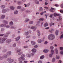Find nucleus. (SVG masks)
I'll list each match as a JSON object with an SVG mask.
<instances>
[{
  "mask_svg": "<svg viewBox=\"0 0 63 63\" xmlns=\"http://www.w3.org/2000/svg\"><path fill=\"white\" fill-rule=\"evenodd\" d=\"M48 38L49 40H53L54 39V35L53 34H50L48 36Z\"/></svg>",
  "mask_w": 63,
  "mask_h": 63,
  "instance_id": "nucleus-1",
  "label": "nucleus"
},
{
  "mask_svg": "<svg viewBox=\"0 0 63 63\" xmlns=\"http://www.w3.org/2000/svg\"><path fill=\"white\" fill-rule=\"evenodd\" d=\"M7 40V38H5L4 37H3L2 39V38H1L0 37V44H2V43H3L5 42V41L6 40Z\"/></svg>",
  "mask_w": 63,
  "mask_h": 63,
  "instance_id": "nucleus-2",
  "label": "nucleus"
},
{
  "mask_svg": "<svg viewBox=\"0 0 63 63\" xmlns=\"http://www.w3.org/2000/svg\"><path fill=\"white\" fill-rule=\"evenodd\" d=\"M30 29H33V31H35L37 29V27L34 26H32L30 27Z\"/></svg>",
  "mask_w": 63,
  "mask_h": 63,
  "instance_id": "nucleus-3",
  "label": "nucleus"
},
{
  "mask_svg": "<svg viewBox=\"0 0 63 63\" xmlns=\"http://www.w3.org/2000/svg\"><path fill=\"white\" fill-rule=\"evenodd\" d=\"M7 60L8 61L9 60V63H12L14 61V59H11V58H10L7 59Z\"/></svg>",
  "mask_w": 63,
  "mask_h": 63,
  "instance_id": "nucleus-4",
  "label": "nucleus"
},
{
  "mask_svg": "<svg viewBox=\"0 0 63 63\" xmlns=\"http://www.w3.org/2000/svg\"><path fill=\"white\" fill-rule=\"evenodd\" d=\"M32 51L33 52L35 53L37 51V49L35 48H33L32 49Z\"/></svg>",
  "mask_w": 63,
  "mask_h": 63,
  "instance_id": "nucleus-5",
  "label": "nucleus"
},
{
  "mask_svg": "<svg viewBox=\"0 0 63 63\" xmlns=\"http://www.w3.org/2000/svg\"><path fill=\"white\" fill-rule=\"evenodd\" d=\"M4 35L5 37H7L8 36V35H6V34H0V36H2Z\"/></svg>",
  "mask_w": 63,
  "mask_h": 63,
  "instance_id": "nucleus-6",
  "label": "nucleus"
},
{
  "mask_svg": "<svg viewBox=\"0 0 63 63\" xmlns=\"http://www.w3.org/2000/svg\"><path fill=\"white\" fill-rule=\"evenodd\" d=\"M10 10H15V7L13 6H10Z\"/></svg>",
  "mask_w": 63,
  "mask_h": 63,
  "instance_id": "nucleus-7",
  "label": "nucleus"
},
{
  "mask_svg": "<svg viewBox=\"0 0 63 63\" xmlns=\"http://www.w3.org/2000/svg\"><path fill=\"white\" fill-rule=\"evenodd\" d=\"M25 59L23 57H20L18 58V60L19 61H21V60H24Z\"/></svg>",
  "mask_w": 63,
  "mask_h": 63,
  "instance_id": "nucleus-8",
  "label": "nucleus"
},
{
  "mask_svg": "<svg viewBox=\"0 0 63 63\" xmlns=\"http://www.w3.org/2000/svg\"><path fill=\"white\" fill-rule=\"evenodd\" d=\"M7 12V10L5 9H3L2 11V13H5Z\"/></svg>",
  "mask_w": 63,
  "mask_h": 63,
  "instance_id": "nucleus-9",
  "label": "nucleus"
},
{
  "mask_svg": "<svg viewBox=\"0 0 63 63\" xmlns=\"http://www.w3.org/2000/svg\"><path fill=\"white\" fill-rule=\"evenodd\" d=\"M3 59L4 58H7V57H8V55L7 54H4L3 56Z\"/></svg>",
  "mask_w": 63,
  "mask_h": 63,
  "instance_id": "nucleus-10",
  "label": "nucleus"
},
{
  "mask_svg": "<svg viewBox=\"0 0 63 63\" xmlns=\"http://www.w3.org/2000/svg\"><path fill=\"white\" fill-rule=\"evenodd\" d=\"M11 53H12V52L11 51H9L7 53V54L8 55H11Z\"/></svg>",
  "mask_w": 63,
  "mask_h": 63,
  "instance_id": "nucleus-11",
  "label": "nucleus"
},
{
  "mask_svg": "<svg viewBox=\"0 0 63 63\" xmlns=\"http://www.w3.org/2000/svg\"><path fill=\"white\" fill-rule=\"evenodd\" d=\"M48 50L47 49H45L43 50V51L45 53H47L48 52Z\"/></svg>",
  "mask_w": 63,
  "mask_h": 63,
  "instance_id": "nucleus-12",
  "label": "nucleus"
},
{
  "mask_svg": "<svg viewBox=\"0 0 63 63\" xmlns=\"http://www.w3.org/2000/svg\"><path fill=\"white\" fill-rule=\"evenodd\" d=\"M54 10V8L51 7V9L49 11H50V12H52V13H53L54 12V11H53V10Z\"/></svg>",
  "mask_w": 63,
  "mask_h": 63,
  "instance_id": "nucleus-13",
  "label": "nucleus"
},
{
  "mask_svg": "<svg viewBox=\"0 0 63 63\" xmlns=\"http://www.w3.org/2000/svg\"><path fill=\"white\" fill-rule=\"evenodd\" d=\"M55 51L56 52V54H58V51L57 48H55Z\"/></svg>",
  "mask_w": 63,
  "mask_h": 63,
  "instance_id": "nucleus-14",
  "label": "nucleus"
},
{
  "mask_svg": "<svg viewBox=\"0 0 63 63\" xmlns=\"http://www.w3.org/2000/svg\"><path fill=\"white\" fill-rule=\"evenodd\" d=\"M6 25L5 24H2L0 25V27H6Z\"/></svg>",
  "mask_w": 63,
  "mask_h": 63,
  "instance_id": "nucleus-15",
  "label": "nucleus"
},
{
  "mask_svg": "<svg viewBox=\"0 0 63 63\" xmlns=\"http://www.w3.org/2000/svg\"><path fill=\"white\" fill-rule=\"evenodd\" d=\"M45 58V56L44 55H42L40 56V59H43Z\"/></svg>",
  "mask_w": 63,
  "mask_h": 63,
  "instance_id": "nucleus-16",
  "label": "nucleus"
},
{
  "mask_svg": "<svg viewBox=\"0 0 63 63\" xmlns=\"http://www.w3.org/2000/svg\"><path fill=\"white\" fill-rule=\"evenodd\" d=\"M11 39H8L6 40V43H9L11 42Z\"/></svg>",
  "mask_w": 63,
  "mask_h": 63,
  "instance_id": "nucleus-17",
  "label": "nucleus"
},
{
  "mask_svg": "<svg viewBox=\"0 0 63 63\" xmlns=\"http://www.w3.org/2000/svg\"><path fill=\"white\" fill-rule=\"evenodd\" d=\"M16 41H18L20 39V36H19L17 38H16Z\"/></svg>",
  "mask_w": 63,
  "mask_h": 63,
  "instance_id": "nucleus-18",
  "label": "nucleus"
},
{
  "mask_svg": "<svg viewBox=\"0 0 63 63\" xmlns=\"http://www.w3.org/2000/svg\"><path fill=\"white\" fill-rule=\"evenodd\" d=\"M29 21V19L28 18H26L25 19V22H28Z\"/></svg>",
  "mask_w": 63,
  "mask_h": 63,
  "instance_id": "nucleus-19",
  "label": "nucleus"
},
{
  "mask_svg": "<svg viewBox=\"0 0 63 63\" xmlns=\"http://www.w3.org/2000/svg\"><path fill=\"white\" fill-rule=\"evenodd\" d=\"M42 40L41 39H38L37 40V42L38 43H39V44H40L42 43Z\"/></svg>",
  "mask_w": 63,
  "mask_h": 63,
  "instance_id": "nucleus-20",
  "label": "nucleus"
},
{
  "mask_svg": "<svg viewBox=\"0 0 63 63\" xmlns=\"http://www.w3.org/2000/svg\"><path fill=\"white\" fill-rule=\"evenodd\" d=\"M3 22H4V23L5 24H8V21H6V20H3L2 21Z\"/></svg>",
  "mask_w": 63,
  "mask_h": 63,
  "instance_id": "nucleus-21",
  "label": "nucleus"
},
{
  "mask_svg": "<svg viewBox=\"0 0 63 63\" xmlns=\"http://www.w3.org/2000/svg\"><path fill=\"white\" fill-rule=\"evenodd\" d=\"M28 34H29V32L27 31L25 32L24 34L26 36H27V35H28Z\"/></svg>",
  "mask_w": 63,
  "mask_h": 63,
  "instance_id": "nucleus-22",
  "label": "nucleus"
},
{
  "mask_svg": "<svg viewBox=\"0 0 63 63\" xmlns=\"http://www.w3.org/2000/svg\"><path fill=\"white\" fill-rule=\"evenodd\" d=\"M27 57H31V55L29 54H27L26 55Z\"/></svg>",
  "mask_w": 63,
  "mask_h": 63,
  "instance_id": "nucleus-23",
  "label": "nucleus"
},
{
  "mask_svg": "<svg viewBox=\"0 0 63 63\" xmlns=\"http://www.w3.org/2000/svg\"><path fill=\"white\" fill-rule=\"evenodd\" d=\"M40 31L39 30L37 31V35L39 36L41 35V33H40Z\"/></svg>",
  "mask_w": 63,
  "mask_h": 63,
  "instance_id": "nucleus-24",
  "label": "nucleus"
},
{
  "mask_svg": "<svg viewBox=\"0 0 63 63\" xmlns=\"http://www.w3.org/2000/svg\"><path fill=\"white\" fill-rule=\"evenodd\" d=\"M33 23H34V21H30L29 22V24H33Z\"/></svg>",
  "mask_w": 63,
  "mask_h": 63,
  "instance_id": "nucleus-25",
  "label": "nucleus"
},
{
  "mask_svg": "<svg viewBox=\"0 0 63 63\" xmlns=\"http://www.w3.org/2000/svg\"><path fill=\"white\" fill-rule=\"evenodd\" d=\"M5 17V16L4 15H3L1 16V19H4V18Z\"/></svg>",
  "mask_w": 63,
  "mask_h": 63,
  "instance_id": "nucleus-26",
  "label": "nucleus"
},
{
  "mask_svg": "<svg viewBox=\"0 0 63 63\" xmlns=\"http://www.w3.org/2000/svg\"><path fill=\"white\" fill-rule=\"evenodd\" d=\"M31 44L32 45H35L36 44V42H35L33 41H31Z\"/></svg>",
  "mask_w": 63,
  "mask_h": 63,
  "instance_id": "nucleus-27",
  "label": "nucleus"
},
{
  "mask_svg": "<svg viewBox=\"0 0 63 63\" xmlns=\"http://www.w3.org/2000/svg\"><path fill=\"white\" fill-rule=\"evenodd\" d=\"M13 24L14 23H13V21H11L10 22L9 24L10 25H11V26L13 25Z\"/></svg>",
  "mask_w": 63,
  "mask_h": 63,
  "instance_id": "nucleus-28",
  "label": "nucleus"
},
{
  "mask_svg": "<svg viewBox=\"0 0 63 63\" xmlns=\"http://www.w3.org/2000/svg\"><path fill=\"white\" fill-rule=\"evenodd\" d=\"M35 4H39V2L37 0H35Z\"/></svg>",
  "mask_w": 63,
  "mask_h": 63,
  "instance_id": "nucleus-29",
  "label": "nucleus"
},
{
  "mask_svg": "<svg viewBox=\"0 0 63 63\" xmlns=\"http://www.w3.org/2000/svg\"><path fill=\"white\" fill-rule=\"evenodd\" d=\"M55 34L56 35H58V30H56L55 32Z\"/></svg>",
  "mask_w": 63,
  "mask_h": 63,
  "instance_id": "nucleus-30",
  "label": "nucleus"
},
{
  "mask_svg": "<svg viewBox=\"0 0 63 63\" xmlns=\"http://www.w3.org/2000/svg\"><path fill=\"white\" fill-rule=\"evenodd\" d=\"M18 13V11H17V10L15 11L14 12V14L15 15H16V14H17Z\"/></svg>",
  "mask_w": 63,
  "mask_h": 63,
  "instance_id": "nucleus-31",
  "label": "nucleus"
},
{
  "mask_svg": "<svg viewBox=\"0 0 63 63\" xmlns=\"http://www.w3.org/2000/svg\"><path fill=\"white\" fill-rule=\"evenodd\" d=\"M47 26H48V24L47 23H46L44 24V26L45 27H46Z\"/></svg>",
  "mask_w": 63,
  "mask_h": 63,
  "instance_id": "nucleus-32",
  "label": "nucleus"
},
{
  "mask_svg": "<svg viewBox=\"0 0 63 63\" xmlns=\"http://www.w3.org/2000/svg\"><path fill=\"white\" fill-rule=\"evenodd\" d=\"M3 59H4V58L3 56H0V60H3Z\"/></svg>",
  "mask_w": 63,
  "mask_h": 63,
  "instance_id": "nucleus-33",
  "label": "nucleus"
},
{
  "mask_svg": "<svg viewBox=\"0 0 63 63\" xmlns=\"http://www.w3.org/2000/svg\"><path fill=\"white\" fill-rule=\"evenodd\" d=\"M53 53H54V50H51V54L53 55Z\"/></svg>",
  "mask_w": 63,
  "mask_h": 63,
  "instance_id": "nucleus-34",
  "label": "nucleus"
},
{
  "mask_svg": "<svg viewBox=\"0 0 63 63\" xmlns=\"http://www.w3.org/2000/svg\"><path fill=\"white\" fill-rule=\"evenodd\" d=\"M55 58H53L52 59V61L53 62H55Z\"/></svg>",
  "mask_w": 63,
  "mask_h": 63,
  "instance_id": "nucleus-35",
  "label": "nucleus"
},
{
  "mask_svg": "<svg viewBox=\"0 0 63 63\" xmlns=\"http://www.w3.org/2000/svg\"><path fill=\"white\" fill-rule=\"evenodd\" d=\"M56 59H59V56L58 55H56Z\"/></svg>",
  "mask_w": 63,
  "mask_h": 63,
  "instance_id": "nucleus-36",
  "label": "nucleus"
},
{
  "mask_svg": "<svg viewBox=\"0 0 63 63\" xmlns=\"http://www.w3.org/2000/svg\"><path fill=\"white\" fill-rule=\"evenodd\" d=\"M50 49H51L52 50V49H53L54 48V47L53 46H51L50 47Z\"/></svg>",
  "mask_w": 63,
  "mask_h": 63,
  "instance_id": "nucleus-37",
  "label": "nucleus"
},
{
  "mask_svg": "<svg viewBox=\"0 0 63 63\" xmlns=\"http://www.w3.org/2000/svg\"><path fill=\"white\" fill-rule=\"evenodd\" d=\"M13 47H16V44L14 43V44H13Z\"/></svg>",
  "mask_w": 63,
  "mask_h": 63,
  "instance_id": "nucleus-38",
  "label": "nucleus"
},
{
  "mask_svg": "<svg viewBox=\"0 0 63 63\" xmlns=\"http://www.w3.org/2000/svg\"><path fill=\"white\" fill-rule=\"evenodd\" d=\"M23 53V52H19L18 53V55H21V54H22Z\"/></svg>",
  "mask_w": 63,
  "mask_h": 63,
  "instance_id": "nucleus-39",
  "label": "nucleus"
},
{
  "mask_svg": "<svg viewBox=\"0 0 63 63\" xmlns=\"http://www.w3.org/2000/svg\"><path fill=\"white\" fill-rule=\"evenodd\" d=\"M31 55L32 56H34V55H35V53H34V52H32L31 53Z\"/></svg>",
  "mask_w": 63,
  "mask_h": 63,
  "instance_id": "nucleus-40",
  "label": "nucleus"
},
{
  "mask_svg": "<svg viewBox=\"0 0 63 63\" xmlns=\"http://www.w3.org/2000/svg\"><path fill=\"white\" fill-rule=\"evenodd\" d=\"M21 7L20 6H18L17 7V8L18 9H20Z\"/></svg>",
  "mask_w": 63,
  "mask_h": 63,
  "instance_id": "nucleus-41",
  "label": "nucleus"
},
{
  "mask_svg": "<svg viewBox=\"0 0 63 63\" xmlns=\"http://www.w3.org/2000/svg\"><path fill=\"white\" fill-rule=\"evenodd\" d=\"M1 8H5V6L4 5H2L1 6Z\"/></svg>",
  "mask_w": 63,
  "mask_h": 63,
  "instance_id": "nucleus-42",
  "label": "nucleus"
},
{
  "mask_svg": "<svg viewBox=\"0 0 63 63\" xmlns=\"http://www.w3.org/2000/svg\"><path fill=\"white\" fill-rule=\"evenodd\" d=\"M20 51H21V49H18L16 51V52H20Z\"/></svg>",
  "mask_w": 63,
  "mask_h": 63,
  "instance_id": "nucleus-43",
  "label": "nucleus"
},
{
  "mask_svg": "<svg viewBox=\"0 0 63 63\" xmlns=\"http://www.w3.org/2000/svg\"><path fill=\"white\" fill-rule=\"evenodd\" d=\"M50 26H51V25H54V23H50Z\"/></svg>",
  "mask_w": 63,
  "mask_h": 63,
  "instance_id": "nucleus-44",
  "label": "nucleus"
},
{
  "mask_svg": "<svg viewBox=\"0 0 63 63\" xmlns=\"http://www.w3.org/2000/svg\"><path fill=\"white\" fill-rule=\"evenodd\" d=\"M30 10H27L26 11V13H30Z\"/></svg>",
  "mask_w": 63,
  "mask_h": 63,
  "instance_id": "nucleus-45",
  "label": "nucleus"
},
{
  "mask_svg": "<svg viewBox=\"0 0 63 63\" xmlns=\"http://www.w3.org/2000/svg\"><path fill=\"white\" fill-rule=\"evenodd\" d=\"M60 50H63V47H60Z\"/></svg>",
  "mask_w": 63,
  "mask_h": 63,
  "instance_id": "nucleus-46",
  "label": "nucleus"
},
{
  "mask_svg": "<svg viewBox=\"0 0 63 63\" xmlns=\"http://www.w3.org/2000/svg\"><path fill=\"white\" fill-rule=\"evenodd\" d=\"M60 38L61 39H62V38H63V34H62L61 36V37H60Z\"/></svg>",
  "mask_w": 63,
  "mask_h": 63,
  "instance_id": "nucleus-47",
  "label": "nucleus"
},
{
  "mask_svg": "<svg viewBox=\"0 0 63 63\" xmlns=\"http://www.w3.org/2000/svg\"><path fill=\"white\" fill-rule=\"evenodd\" d=\"M53 55V54H49V57H52V56Z\"/></svg>",
  "mask_w": 63,
  "mask_h": 63,
  "instance_id": "nucleus-48",
  "label": "nucleus"
},
{
  "mask_svg": "<svg viewBox=\"0 0 63 63\" xmlns=\"http://www.w3.org/2000/svg\"><path fill=\"white\" fill-rule=\"evenodd\" d=\"M43 10V9L41 7H40L39 8V11H42Z\"/></svg>",
  "mask_w": 63,
  "mask_h": 63,
  "instance_id": "nucleus-49",
  "label": "nucleus"
},
{
  "mask_svg": "<svg viewBox=\"0 0 63 63\" xmlns=\"http://www.w3.org/2000/svg\"><path fill=\"white\" fill-rule=\"evenodd\" d=\"M28 47V46H25L23 47L24 48H27Z\"/></svg>",
  "mask_w": 63,
  "mask_h": 63,
  "instance_id": "nucleus-50",
  "label": "nucleus"
},
{
  "mask_svg": "<svg viewBox=\"0 0 63 63\" xmlns=\"http://www.w3.org/2000/svg\"><path fill=\"white\" fill-rule=\"evenodd\" d=\"M10 33H11V32H7L6 34L7 35H9V34H10Z\"/></svg>",
  "mask_w": 63,
  "mask_h": 63,
  "instance_id": "nucleus-51",
  "label": "nucleus"
},
{
  "mask_svg": "<svg viewBox=\"0 0 63 63\" xmlns=\"http://www.w3.org/2000/svg\"><path fill=\"white\" fill-rule=\"evenodd\" d=\"M60 53L61 54L63 55V51H61L60 52Z\"/></svg>",
  "mask_w": 63,
  "mask_h": 63,
  "instance_id": "nucleus-52",
  "label": "nucleus"
},
{
  "mask_svg": "<svg viewBox=\"0 0 63 63\" xmlns=\"http://www.w3.org/2000/svg\"><path fill=\"white\" fill-rule=\"evenodd\" d=\"M44 13V12H41V13H40V15H43V14Z\"/></svg>",
  "mask_w": 63,
  "mask_h": 63,
  "instance_id": "nucleus-53",
  "label": "nucleus"
},
{
  "mask_svg": "<svg viewBox=\"0 0 63 63\" xmlns=\"http://www.w3.org/2000/svg\"><path fill=\"white\" fill-rule=\"evenodd\" d=\"M39 20L40 21H43V20H44V18H41L39 19Z\"/></svg>",
  "mask_w": 63,
  "mask_h": 63,
  "instance_id": "nucleus-54",
  "label": "nucleus"
},
{
  "mask_svg": "<svg viewBox=\"0 0 63 63\" xmlns=\"http://www.w3.org/2000/svg\"><path fill=\"white\" fill-rule=\"evenodd\" d=\"M21 57H25V54H22L21 56Z\"/></svg>",
  "mask_w": 63,
  "mask_h": 63,
  "instance_id": "nucleus-55",
  "label": "nucleus"
},
{
  "mask_svg": "<svg viewBox=\"0 0 63 63\" xmlns=\"http://www.w3.org/2000/svg\"><path fill=\"white\" fill-rule=\"evenodd\" d=\"M38 63H42V61L41 60H40L38 61Z\"/></svg>",
  "mask_w": 63,
  "mask_h": 63,
  "instance_id": "nucleus-56",
  "label": "nucleus"
},
{
  "mask_svg": "<svg viewBox=\"0 0 63 63\" xmlns=\"http://www.w3.org/2000/svg\"><path fill=\"white\" fill-rule=\"evenodd\" d=\"M5 30L4 28H1V31H4Z\"/></svg>",
  "mask_w": 63,
  "mask_h": 63,
  "instance_id": "nucleus-57",
  "label": "nucleus"
},
{
  "mask_svg": "<svg viewBox=\"0 0 63 63\" xmlns=\"http://www.w3.org/2000/svg\"><path fill=\"white\" fill-rule=\"evenodd\" d=\"M48 43V42H47V41H46L44 43V44H47V43Z\"/></svg>",
  "mask_w": 63,
  "mask_h": 63,
  "instance_id": "nucleus-58",
  "label": "nucleus"
},
{
  "mask_svg": "<svg viewBox=\"0 0 63 63\" xmlns=\"http://www.w3.org/2000/svg\"><path fill=\"white\" fill-rule=\"evenodd\" d=\"M61 8H63V4H61Z\"/></svg>",
  "mask_w": 63,
  "mask_h": 63,
  "instance_id": "nucleus-59",
  "label": "nucleus"
},
{
  "mask_svg": "<svg viewBox=\"0 0 63 63\" xmlns=\"http://www.w3.org/2000/svg\"><path fill=\"white\" fill-rule=\"evenodd\" d=\"M44 8H45V9H48V7H47L46 6H45L44 7Z\"/></svg>",
  "mask_w": 63,
  "mask_h": 63,
  "instance_id": "nucleus-60",
  "label": "nucleus"
},
{
  "mask_svg": "<svg viewBox=\"0 0 63 63\" xmlns=\"http://www.w3.org/2000/svg\"><path fill=\"white\" fill-rule=\"evenodd\" d=\"M59 19H60V20L62 19V17H61V16L59 17Z\"/></svg>",
  "mask_w": 63,
  "mask_h": 63,
  "instance_id": "nucleus-61",
  "label": "nucleus"
},
{
  "mask_svg": "<svg viewBox=\"0 0 63 63\" xmlns=\"http://www.w3.org/2000/svg\"><path fill=\"white\" fill-rule=\"evenodd\" d=\"M34 47H35V48H37V47H38V45H35L34 46Z\"/></svg>",
  "mask_w": 63,
  "mask_h": 63,
  "instance_id": "nucleus-62",
  "label": "nucleus"
},
{
  "mask_svg": "<svg viewBox=\"0 0 63 63\" xmlns=\"http://www.w3.org/2000/svg\"><path fill=\"white\" fill-rule=\"evenodd\" d=\"M54 16H57V14H56V13H55V14H54Z\"/></svg>",
  "mask_w": 63,
  "mask_h": 63,
  "instance_id": "nucleus-63",
  "label": "nucleus"
},
{
  "mask_svg": "<svg viewBox=\"0 0 63 63\" xmlns=\"http://www.w3.org/2000/svg\"><path fill=\"white\" fill-rule=\"evenodd\" d=\"M30 35H29L26 36V38H30Z\"/></svg>",
  "mask_w": 63,
  "mask_h": 63,
  "instance_id": "nucleus-64",
  "label": "nucleus"
}]
</instances>
